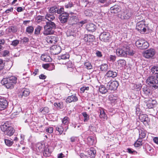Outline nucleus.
I'll use <instances>...</instances> for the list:
<instances>
[{
  "instance_id": "16",
  "label": "nucleus",
  "mask_w": 158,
  "mask_h": 158,
  "mask_svg": "<svg viewBox=\"0 0 158 158\" xmlns=\"http://www.w3.org/2000/svg\"><path fill=\"white\" fill-rule=\"evenodd\" d=\"M94 39L95 37L94 35L90 34L85 35L84 38V41L86 42H89V43L93 42Z\"/></svg>"
},
{
  "instance_id": "34",
  "label": "nucleus",
  "mask_w": 158,
  "mask_h": 158,
  "mask_svg": "<svg viewBox=\"0 0 158 158\" xmlns=\"http://www.w3.org/2000/svg\"><path fill=\"white\" fill-rule=\"evenodd\" d=\"M70 119L68 117L65 116L62 119V123L64 125H67L69 123Z\"/></svg>"
},
{
  "instance_id": "53",
  "label": "nucleus",
  "mask_w": 158,
  "mask_h": 158,
  "mask_svg": "<svg viewBox=\"0 0 158 158\" xmlns=\"http://www.w3.org/2000/svg\"><path fill=\"white\" fill-rule=\"evenodd\" d=\"M5 62L2 59H0V71L3 69L5 66Z\"/></svg>"
},
{
  "instance_id": "30",
  "label": "nucleus",
  "mask_w": 158,
  "mask_h": 158,
  "mask_svg": "<svg viewBox=\"0 0 158 158\" xmlns=\"http://www.w3.org/2000/svg\"><path fill=\"white\" fill-rule=\"evenodd\" d=\"M142 87L140 84H132V89L134 90L138 91L140 90Z\"/></svg>"
},
{
  "instance_id": "32",
  "label": "nucleus",
  "mask_w": 158,
  "mask_h": 158,
  "mask_svg": "<svg viewBox=\"0 0 158 158\" xmlns=\"http://www.w3.org/2000/svg\"><path fill=\"white\" fill-rule=\"evenodd\" d=\"M151 72L152 74H158V65H154L151 68Z\"/></svg>"
},
{
  "instance_id": "17",
  "label": "nucleus",
  "mask_w": 158,
  "mask_h": 158,
  "mask_svg": "<svg viewBox=\"0 0 158 158\" xmlns=\"http://www.w3.org/2000/svg\"><path fill=\"white\" fill-rule=\"evenodd\" d=\"M8 103L6 99H0V110H3L6 108Z\"/></svg>"
},
{
  "instance_id": "59",
  "label": "nucleus",
  "mask_w": 158,
  "mask_h": 158,
  "mask_svg": "<svg viewBox=\"0 0 158 158\" xmlns=\"http://www.w3.org/2000/svg\"><path fill=\"white\" fill-rule=\"evenodd\" d=\"M90 10L89 9L85 10L84 11V14L86 16H89L91 15V13Z\"/></svg>"
},
{
  "instance_id": "51",
  "label": "nucleus",
  "mask_w": 158,
  "mask_h": 158,
  "mask_svg": "<svg viewBox=\"0 0 158 158\" xmlns=\"http://www.w3.org/2000/svg\"><path fill=\"white\" fill-rule=\"evenodd\" d=\"M73 5L72 2H69L68 3H66L65 4V7L66 8H70L73 7Z\"/></svg>"
},
{
  "instance_id": "6",
  "label": "nucleus",
  "mask_w": 158,
  "mask_h": 158,
  "mask_svg": "<svg viewBox=\"0 0 158 158\" xmlns=\"http://www.w3.org/2000/svg\"><path fill=\"white\" fill-rule=\"evenodd\" d=\"M156 53L155 50L153 48H150L146 50L143 53V56L148 59L152 58Z\"/></svg>"
},
{
  "instance_id": "10",
  "label": "nucleus",
  "mask_w": 158,
  "mask_h": 158,
  "mask_svg": "<svg viewBox=\"0 0 158 158\" xmlns=\"http://www.w3.org/2000/svg\"><path fill=\"white\" fill-rule=\"evenodd\" d=\"M46 40L50 44H55L58 40V38L56 35L48 36L46 38Z\"/></svg>"
},
{
  "instance_id": "61",
  "label": "nucleus",
  "mask_w": 158,
  "mask_h": 158,
  "mask_svg": "<svg viewBox=\"0 0 158 158\" xmlns=\"http://www.w3.org/2000/svg\"><path fill=\"white\" fill-rule=\"evenodd\" d=\"M55 65L54 64L49 63V70H52L55 69Z\"/></svg>"
},
{
  "instance_id": "56",
  "label": "nucleus",
  "mask_w": 158,
  "mask_h": 158,
  "mask_svg": "<svg viewBox=\"0 0 158 158\" xmlns=\"http://www.w3.org/2000/svg\"><path fill=\"white\" fill-rule=\"evenodd\" d=\"M57 14H61L62 13L64 12V8L63 7H61L60 9L58 8H57Z\"/></svg>"
},
{
  "instance_id": "33",
  "label": "nucleus",
  "mask_w": 158,
  "mask_h": 158,
  "mask_svg": "<svg viewBox=\"0 0 158 158\" xmlns=\"http://www.w3.org/2000/svg\"><path fill=\"white\" fill-rule=\"evenodd\" d=\"M69 55L68 53H66L65 54L62 55L60 56H59L58 59L59 60H66L68 59L69 58Z\"/></svg>"
},
{
  "instance_id": "27",
  "label": "nucleus",
  "mask_w": 158,
  "mask_h": 158,
  "mask_svg": "<svg viewBox=\"0 0 158 158\" xmlns=\"http://www.w3.org/2000/svg\"><path fill=\"white\" fill-rule=\"evenodd\" d=\"M99 67L101 71L102 72H106L108 69V66L106 64H102Z\"/></svg>"
},
{
  "instance_id": "20",
  "label": "nucleus",
  "mask_w": 158,
  "mask_h": 158,
  "mask_svg": "<svg viewBox=\"0 0 158 158\" xmlns=\"http://www.w3.org/2000/svg\"><path fill=\"white\" fill-rule=\"evenodd\" d=\"M99 110L100 111L99 115L100 118L101 120L103 121L106 120L107 117L105 111H104L103 109L101 108H100Z\"/></svg>"
},
{
  "instance_id": "2",
  "label": "nucleus",
  "mask_w": 158,
  "mask_h": 158,
  "mask_svg": "<svg viewBox=\"0 0 158 158\" xmlns=\"http://www.w3.org/2000/svg\"><path fill=\"white\" fill-rule=\"evenodd\" d=\"M116 53L118 56L126 57L127 55L132 56L134 53L132 50L130 49L128 46H123L122 48H117Z\"/></svg>"
},
{
  "instance_id": "35",
  "label": "nucleus",
  "mask_w": 158,
  "mask_h": 158,
  "mask_svg": "<svg viewBox=\"0 0 158 158\" xmlns=\"http://www.w3.org/2000/svg\"><path fill=\"white\" fill-rule=\"evenodd\" d=\"M45 18L48 20V21H52L55 19V17L51 14H48L45 16Z\"/></svg>"
},
{
  "instance_id": "1",
  "label": "nucleus",
  "mask_w": 158,
  "mask_h": 158,
  "mask_svg": "<svg viewBox=\"0 0 158 158\" xmlns=\"http://www.w3.org/2000/svg\"><path fill=\"white\" fill-rule=\"evenodd\" d=\"M17 78L14 76L4 78L1 81V84L7 89H12L17 82Z\"/></svg>"
},
{
  "instance_id": "24",
  "label": "nucleus",
  "mask_w": 158,
  "mask_h": 158,
  "mask_svg": "<svg viewBox=\"0 0 158 158\" xmlns=\"http://www.w3.org/2000/svg\"><path fill=\"white\" fill-rule=\"evenodd\" d=\"M142 44H141V46L140 47V48L141 49H144L147 48L149 46V43L145 40L143 39L142 41Z\"/></svg>"
},
{
  "instance_id": "62",
  "label": "nucleus",
  "mask_w": 158,
  "mask_h": 158,
  "mask_svg": "<svg viewBox=\"0 0 158 158\" xmlns=\"http://www.w3.org/2000/svg\"><path fill=\"white\" fill-rule=\"evenodd\" d=\"M89 89V87L83 86L80 89V90L82 93H84L85 90H88Z\"/></svg>"
},
{
  "instance_id": "11",
  "label": "nucleus",
  "mask_w": 158,
  "mask_h": 158,
  "mask_svg": "<svg viewBox=\"0 0 158 158\" xmlns=\"http://www.w3.org/2000/svg\"><path fill=\"white\" fill-rule=\"evenodd\" d=\"M51 53L53 55H56L59 54L61 51V47L58 45L52 46L50 49Z\"/></svg>"
},
{
  "instance_id": "7",
  "label": "nucleus",
  "mask_w": 158,
  "mask_h": 158,
  "mask_svg": "<svg viewBox=\"0 0 158 158\" xmlns=\"http://www.w3.org/2000/svg\"><path fill=\"white\" fill-rule=\"evenodd\" d=\"M118 85V82L117 81H110L107 84V88L110 90H115L117 89Z\"/></svg>"
},
{
  "instance_id": "49",
  "label": "nucleus",
  "mask_w": 158,
  "mask_h": 158,
  "mask_svg": "<svg viewBox=\"0 0 158 158\" xmlns=\"http://www.w3.org/2000/svg\"><path fill=\"white\" fill-rule=\"evenodd\" d=\"M56 130L57 131L59 132L60 135L62 134L63 130L64 129L63 127L61 126H60L56 127Z\"/></svg>"
},
{
  "instance_id": "43",
  "label": "nucleus",
  "mask_w": 158,
  "mask_h": 158,
  "mask_svg": "<svg viewBox=\"0 0 158 158\" xmlns=\"http://www.w3.org/2000/svg\"><path fill=\"white\" fill-rule=\"evenodd\" d=\"M72 22H73L72 24H75L78 21V17L76 16H73L71 18Z\"/></svg>"
},
{
  "instance_id": "15",
  "label": "nucleus",
  "mask_w": 158,
  "mask_h": 158,
  "mask_svg": "<svg viewBox=\"0 0 158 158\" xmlns=\"http://www.w3.org/2000/svg\"><path fill=\"white\" fill-rule=\"evenodd\" d=\"M44 30L43 34L44 35H49L52 34H54L55 31L50 27L46 24L44 27Z\"/></svg>"
},
{
  "instance_id": "37",
  "label": "nucleus",
  "mask_w": 158,
  "mask_h": 158,
  "mask_svg": "<svg viewBox=\"0 0 158 158\" xmlns=\"http://www.w3.org/2000/svg\"><path fill=\"white\" fill-rule=\"evenodd\" d=\"M142 140L141 139H138L134 143V146L135 147H138L142 145L143 143Z\"/></svg>"
},
{
  "instance_id": "47",
  "label": "nucleus",
  "mask_w": 158,
  "mask_h": 158,
  "mask_svg": "<svg viewBox=\"0 0 158 158\" xmlns=\"http://www.w3.org/2000/svg\"><path fill=\"white\" fill-rule=\"evenodd\" d=\"M21 43L23 44H26L28 42L29 39L27 37H24L23 38H21Z\"/></svg>"
},
{
  "instance_id": "54",
  "label": "nucleus",
  "mask_w": 158,
  "mask_h": 158,
  "mask_svg": "<svg viewBox=\"0 0 158 158\" xmlns=\"http://www.w3.org/2000/svg\"><path fill=\"white\" fill-rule=\"evenodd\" d=\"M19 40H16L12 41L11 45H12L14 47H16L19 44Z\"/></svg>"
},
{
  "instance_id": "63",
  "label": "nucleus",
  "mask_w": 158,
  "mask_h": 158,
  "mask_svg": "<svg viewBox=\"0 0 158 158\" xmlns=\"http://www.w3.org/2000/svg\"><path fill=\"white\" fill-rule=\"evenodd\" d=\"M42 66L44 69L49 70V63L43 64Z\"/></svg>"
},
{
  "instance_id": "38",
  "label": "nucleus",
  "mask_w": 158,
  "mask_h": 158,
  "mask_svg": "<svg viewBox=\"0 0 158 158\" xmlns=\"http://www.w3.org/2000/svg\"><path fill=\"white\" fill-rule=\"evenodd\" d=\"M99 90V92L102 94H105L107 91V90L104 85H101L100 86Z\"/></svg>"
},
{
  "instance_id": "29",
  "label": "nucleus",
  "mask_w": 158,
  "mask_h": 158,
  "mask_svg": "<svg viewBox=\"0 0 158 158\" xmlns=\"http://www.w3.org/2000/svg\"><path fill=\"white\" fill-rule=\"evenodd\" d=\"M156 101L154 100H149L147 104V106L148 108H152L153 107L154 105L155 104Z\"/></svg>"
},
{
  "instance_id": "22",
  "label": "nucleus",
  "mask_w": 158,
  "mask_h": 158,
  "mask_svg": "<svg viewBox=\"0 0 158 158\" xmlns=\"http://www.w3.org/2000/svg\"><path fill=\"white\" fill-rule=\"evenodd\" d=\"M15 132V130L11 127L10 126L4 132L5 135H6L9 136L12 135Z\"/></svg>"
},
{
  "instance_id": "39",
  "label": "nucleus",
  "mask_w": 158,
  "mask_h": 158,
  "mask_svg": "<svg viewBox=\"0 0 158 158\" xmlns=\"http://www.w3.org/2000/svg\"><path fill=\"white\" fill-rule=\"evenodd\" d=\"M116 56L112 55H109L107 57V60L110 61L114 62L115 60Z\"/></svg>"
},
{
  "instance_id": "46",
  "label": "nucleus",
  "mask_w": 158,
  "mask_h": 158,
  "mask_svg": "<svg viewBox=\"0 0 158 158\" xmlns=\"http://www.w3.org/2000/svg\"><path fill=\"white\" fill-rule=\"evenodd\" d=\"M118 62V65L121 67L124 66L126 64V61L124 60H119Z\"/></svg>"
},
{
  "instance_id": "55",
  "label": "nucleus",
  "mask_w": 158,
  "mask_h": 158,
  "mask_svg": "<svg viewBox=\"0 0 158 158\" xmlns=\"http://www.w3.org/2000/svg\"><path fill=\"white\" fill-rule=\"evenodd\" d=\"M44 19V17L43 16L38 15L36 17V19L38 22H41Z\"/></svg>"
},
{
  "instance_id": "3",
  "label": "nucleus",
  "mask_w": 158,
  "mask_h": 158,
  "mask_svg": "<svg viewBox=\"0 0 158 158\" xmlns=\"http://www.w3.org/2000/svg\"><path fill=\"white\" fill-rule=\"evenodd\" d=\"M136 25V29L141 34L147 33L148 31L149 27L148 24H147L145 19L141 21L137 20Z\"/></svg>"
},
{
  "instance_id": "9",
  "label": "nucleus",
  "mask_w": 158,
  "mask_h": 158,
  "mask_svg": "<svg viewBox=\"0 0 158 158\" xmlns=\"http://www.w3.org/2000/svg\"><path fill=\"white\" fill-rule=\"evenodd\" d=\"M69 18V14L66 12L61 14L59 17L60 22L62 23H66Z\"/></svg>"
},
{
  "instance_id": "44",
  "label": "nucleus",
  "mask_w": 158,
  "mask_h": 158,
  "mask_svg": "<svg viewBox=\"0 0 158 158\" xmlns=\"http://www.w3.org/2000/svg\"><path fill=\"white\" fill-rule=\"evenodd\" d=\"M146 136L145 131L142 130L139 131V138L141 139L144 138Z\"/></svg>"
},
{
  "instance_id": "36",
  "label": "nucleus",
  "mask_w": 158,
  "mask_h": 158,
  "mask_svg": "<svg viewBox=\"0 0 158 158\" xmlns=\"http://www.w3.org/2000/svg\"><path fill=\"white\" fill-rule=\"evenodd\" d=\"M8 31L10 33H15L17 31V28L16 26H11L9 27Z\"/></svg>"
},
{
  "instance_id": "50",
  "label": "nucleus",
  "mask_w": 158,
  "mask_h": 158,
  "mask_svg": "<svg viewBox=\"0 0 158 158\" xmlns=\"http://www.w3.org/2000/svg\"><path fill=\"white\" fill-rule=\"evenodd\" d=\"M82 114L84 118V122L87 121L89 119V116L86 114V112H84L82 113Z\"/></svg>"
},
{
  "instance_id": "8",
  "label": "nucleus",
  "mask_w": 158,
  "mask_h": 158,
  "mask_svg": "<svg viewBox=\"0 0 158 158\" xmlns=\"http://www.w3.org/2000/svg\"><path fill=\"white\" fill-rule=\"evenodd\" d=\"M110 38V35L108 32H103L101 33L99 35L100 40L105 42H109Z\"/></svg>"
},
{
  "instance_id": "52",
  "label": "nucleus",
  "mask_w": 158,
  "mask_h": 158,
  "mask_svg": "<svg viewBox=\"0 0 158 158\" xmlns=\"http://www.w3.org/2000/svg\"><path fill=\"white\" fill-rule=\"evenodd\" d=\"M84 65L88 69H91L92 68V66L91 63L89 62H87L85 63Z\"/></svg>"
},
{
  "instance_id": "13",
  "label": "nucleus",
  "mask_w": 158,
  "mask_h": 158,
  "mask_svg": "<svg viewBox=\"0 0 158 158\" xmlns=\"http://www.w3.org/2000/svg\"><path fill=\"white\" fill-rule=\"evenodd\" d=\"M139 118L140 120L145 125H147L150 121L149 118L146 114H142L140 115Z\"/></svg>"
},
{
  "instance_id": "25",
  "label": "nucleus",
  "mask_w": 158,
  "mask_h": 158,
  "mask_svg": "<svg viewBox=\"0 0 158 158\" xmlns=\"http://www.w3.org/2000/svg\"><path fill=\"white\" fill-rule=\"evenodd\" d=\"M46 24L54 31L56 27V24L54 22L52 21L46 22Z\"/></svg>"
},
{
  "instance_id": "18",
  "label": "nucleus",
  "mask_w": 158,
  "mask_h": 158,
  "mask_svg": "<svg viewBox=\"0 0 158 158\" xmlns=\"http://www.w3.org/2000/svg\"><path fill=\"white\" fill-rule=\"evenodd\" d=\"M96 28V26L92 23H89L86 26V28L89 31L94 32L95 31Z\"/></svg>"
},
{
  "instance_id": "14",
  "label": "nucleus",
  "mask_w": 158,
  "mask_h": 158,
  "mask_svg": "<svg viewBox=\"0 0 158 158\" xmlns=\"http://www.w3.org/2000/svg\"><path fill=\"white\" fill-rule=\"evenodd\" d=\"M150 87L149 86H147L144 85L143 86L142 90L144 94L146 96H149L152 94V91L150 89Z\"/></svg>"
},
{
  "instance_id": "5",
  "label": "nucleus",
  "mask_w": 158,
  "mask_h": 158,
  "mask_svg": "<svg viewBox=\"0 0 158 158\" xmlns=\"http://www.w3.org/2000/svg\"><path fill=\"white\" fill-rule=\"evenodd\" d=\"M132 15V13L131 10L126 9L122 11L119 17L122 19H128Z\"/></svg>"
},
{
  "instance_id": "48",
  "label": "nucleus",
  "mask_w": 158,
  "mask_h": 158,
  "mask_svg": "<svg viewBox=\"0 0 158 158\" xmlns=\"http://www.w3.org/2000/svg\"><path fill=\"white\" fill-rule=\"evenodd\" d=\"M4 141L6 144L8 146H10L13 143V142L9 139H5Z\"/></svg>"
},
{
  "instance_id": "28",
  "label": "nucleus",
  "mask_w": 158,
  "mask_h": 158,
  "mask_svg": "<svg viewBox=\"0 0 158 158\" xmlns=\"http://www.w3.org/2000/svg\"><path fill=\"white\" fill-rule=\"evenodd\" d=\"M88 154L91 158H94L95 156L96 151L93 148H91L88 150Z\"/></svg>"
},
{
  "instance_id": "40",
  "label": "nucleus",
  "mask_w": 158,
  "mask_h": 158,
  "mask_svg": "<svg viewBox=\"0 0 158 158\" xmlns=\"http://www.w3.org/2000/svg\"><path fill=\"white\" fill-rule=\"evenodd\" d=\"M42 29V27L40 26H37L35 30V34L36 35H39L40 33L41 30Z\"/></svg>"
},
{
  "instance_id": "31",
  "label": "nucleus",
  "mask_w": 158,
  "mask_h": 158,
  "mask_svg": "<svg viewBox=\"0 0 158 158\" xmlns=\"http://www.w3.org/2000/svg\"><path fill=\"white\" fill-rule=\"evenodd\" d=\"M10 126L7 123H5L1 125L0 129L2 131L5 132Z\"/></svg>"
},
{
  "instance_id": "45",
  "label": "nucleus",
  "mask_w": 158,
  "mask_h": 158,
  "mask_svg": "<svg viewBox=\"0 0 158 158\" xmlns=\"http://www.w3.org/2000/svg\"><path fill=\"white\" fill-rule=\"evenodd\" d=\"M143 39H139L135 42V45L139 48H140L141 46V44Z\"/></svg>"
},
{
  "instance_id": "57",
  "label": "nucleus",
  "mask_w": 158,
  "mask_h": 158,
  "mask_svg": "<svg viewBox=\"0 0 158 158\" xmlns=\"http://www.w3.org/2000/svg\"><path fill=\"white\" fill-rule=\"evenodd\" d=\"M95 52V54L98 57L100 58L102 56V55L101 52L98 50H96Z\"/></svg>"
},
{
  "instance_id": "12",
  "label": "nucleus",
  "mask_w": 158,
  "mask_h": 158,
  "mask_svg": "<svg viewBox=\"0 0 158 158\" xmlns=\"http://www.w3.org/2000/svg\"><path fill=\"white\" fill-rule=\"evenodd\" d=\"M121 10V7L118 5H115L111 7L110 11L112 14H116L120 12Z\"/></svg>"
},
{
  "instance_id": "42",
  "label": "nucleus",
  "mask_w": 158,
  "mask_h": 158,
  "mask_svg": "<svg viewBox=\"0 0 158 158\" xmlns=\"http://www.w3.org/2000/svg\"><path fill=\"white\" fill-rule=\"evenodd\" d=\"M34 28L32 26H29L27 27L26 29V32L29 34H31L34 31Z\"/></svg>"
},
{
  "instance_id": "19",
  "label": "nucleus",
  "mask_w": 158,
  "mask_h": 158,
  "mask_svg": "<svg viewBox=\"0 0 158 158\" xmlns=\"http://www.w3.org/2000/svg\"><path fill=\"white\" fill-rule=\"evenodd\" d=\"M117 75V73L115 71L112 70H109L107 71L106 74V76L107 77L114 78Z\"/></svg>"
},
{
  "instance_id": "58",
  "label": "nucleus",
  "mask_w": 158,
  "mask_h": 158,
  "mask_svg": "<svg viewBox=\"0 0 158 158\" xmlns=\"http://www.w3.org/2000/svg\"><path fill=\"white\" fill-rule=\"evenodd\" d=\"M49 109L47 107H45L41 111V112L44 114L48 113L49 112Z\"/></svg>"
},
{
  "instance_id": "41",
  "label": "nucleus",
  "mask_w": 158,
  "mask_h": 158,
  "mask_svg": "<svg viewBox=\"0 0 158 158\" xmlns=\"http://www.w3.org/2000/svg\"><path fill=\"white\" fill-rule=\"evenodd\" d=\"M57 7L56 6H53L51 7L49 10V11L50 13L51 14H57Z\"/></svg>"
},
{
  "instance_id": "21",
  "label": "nucleus",
  "mask_w": 158,
  "mask_h": 158,
  "mask_svg": "<svg viewBox=\"0 0 158 158\" xmlns=\"http://www.w3.org/2000/svg\"><path fill=\"white\" fill-rule=\"evenodd\" d=\"M23 90L22 93L19 94V98H23V97H27L29 95L30 92L28 89H25Z\"/></svg>"
},
{
  "instance_id": "4",
  "label": "nucleus",
  "mask_w": 158,
  "mask_h": 158,
  "mask_svg": "<svg viewBox=\"0 0 158 158\" xmlns=\"http://www.w3.org/2000/svg\"><path fill=\"white\" fill-rule=\"evenodd\" d=\"M146 83L153 89L158 88V82L155 76H152L148 77L146 80Z\"/></svg>"
},
{
  "instance_id": "23",
  "label": "nucleus",
  "mask_w": 158,
  "mask_h": 158,
  "mask_svg": "<svg viewBox=\"0 0 158 158\" xmlns=\"http://www.w3.org/2000/svg\"><path fill=\"white\" fill-rule=\"evenodd\" d=\"M41 58L42 60L46 62H50L52 60L51 57L49 56L46 55H42Z\"/></svg>"
},
{
  "instance_id": "64",
  "label": "nucleus",
  "mask_w": 158,
  "mask_h": 158,
  "mask_svg": "<svg viewBox=\"0 0 158 158\" xmlns=\"http://www.w3.org/2000/svg\"><path fill=\"white\" fill-rule=\"evenodd\" d=\"M9 53V52L7 50H5L3 52V53L2 54V56L3 57L6 56Z\"/></svg>"
},
{
  "instance_id": "60",
  "label": "nucleus",
  "mask_w": 158,
  "mask_h": 158,
  "mask_svg": "<svg viewBox=\"0 0 158 158\" xmlns=\"http://www.w3.org/2000/svg\"><path fill=\"white\" fill-rule=\"evenodd\" d=\"M5 42L4 40H0V51L3 49L2 45L4 44Z\"/></svg>"
},
{
  "instance_id": "26",
  "label": "nucleus",
  "mask_w": 158,
  "mask_h": 158,
  "mask_svg": "<svg viewBox=\"0 0 158 158\" xmlns=\"http://www.w3.org/2000/svg\"><path fill=\"white\" fill-rule=\"evenodd\" d=\"M51 154V152L49 151V149L48 148V146L46 145L45 146V148L43 152V155L45 157L49 156Z\"/></svg>"
}]
</instances>
